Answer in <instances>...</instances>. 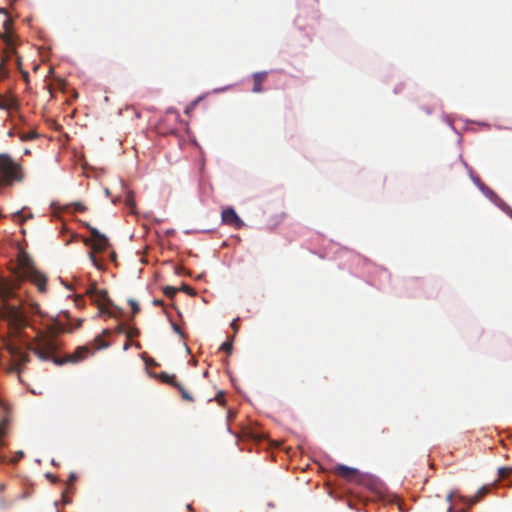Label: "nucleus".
Instances as JSON below:
<instances>
[{
  "label": "nucleus",
  "mask_w": 512,
  "mask_h": 512,
  "mask_svg": "<svg viewBox=\"0 0 512 512\" xmlns=\"http://www.w3.org/2000/svg\"><path fill=\"white\" fill-rule=\"evenodd\" d=\"M46 477L49 478V479H52L53 481H55V477L52 476L51 474H47Z\"/></svg>",
  "instance_id": "38"
},
{
  "label": "nucleus",
  "mask_w": 512,
  "mask_h": 512,
  "mask_svg": "<svg viewBox=\"0 0 512 512\" xmlns=\"http://www.w3.org/2000/svg\"><path fill=\"white\" fill-rule=\"evenodd\" d=\"M221 350L225 351L228 354L231 353V351H232V343L229 342V341L224 342L221 345Z\"/></svg>",
  "instance_id": "21"
},
{
  "label": "nucleus",
  "mask_w": 512,
  "mask_h": 512,
  "mask_svg": "<svg viewBox=\"0 0 512 512\" xmlns=\"http://www.w3.org/2000/svg\"><path fill=\"white\" fill-rule=\"evenodd\" d=\"M162 383H167L171 385L173 388L177 389L181 395V398L188 402H193L194 399L192 395L188 392L185 386L177 380L176 375H170L166 372H162Z\"/></svg>",
  "instance_id": "5"
},
{
  "label": "nucleus",
  "mask_w": 512,
  "mask_h": 512,
  "mask_svg": "<svg viewBox=\"0 0 512 512\" xmlns=\"http://www.w3.org/2000/svg\"><path fill=\"white\" fill-rule=\"evenodd\" d=\"M18 276L32 282L40 292L46 291L47 278L36 269L32 259L26 253H21L18 257Z\"/></svg>",
  "instance_id": "2"
},
{
  "label": "nucleus",
  "mask_w": 512,
  "mask_h": 512,
  "mask_svg": "<svg viewBox=\"0 0 512 512\" xmlns=\"http://www.w3.org/2000/svg\"><path fill=\"white\" fill-rule=\"evenodd\" d=\"M23 174L20 166L8 155H0V183L12 184L21 181Z\"/></svg>",
  "instance_id": "3"
},
{
  "label": "nucleus",
  "mask_w": 512,
  "mask_h": 512,
  "mask_svg": "<svg viewBox=\"0 0 512 512\" xmlns=\"http://www.w3.org/2000/svg\"><path fill=\"white\" fill-rule=\"evenodd\" d=\"M237 320H234L231 324L232 328L236 331L237 330Z\"/></svg>",
  "instance_id": "33"
},
{
  "label": "nucleus",
  "mask_w": 512,
  "mask_h": 512,
  "mask_svg": "<svg viewBox=\"0 0 512 512\" xmlns=\"http://www.w3.org/2000/svg\"><path fill=\"white\" fill-rule=\"evenodd\" d=\"M105 194H106L107 196H109L110 191H109V189H108V188H106V189H105Z\"/></svg>",
  "instance_id": "43"
},
{
  "label": "nucleus",
  "mask_w": 512,
  "mask_h": 512,
  "mask_svg": "<svg viewBox=\"0 0 512 512\" xmlns=\"http://www.w3.org/2000/svg\"><path fill=\"white\" fill-rule=\"evenodd\" d=\"M28 349L33 352L40 361H52L56 365H62L67 362L78 363L93 354L88 346H80L72 354L61 359L55 355L58 349V343L54 334L50 331H37L34 339L28 344Z\"/></svg>",
  "instance_id": "1"
},
{
  "label": "nucleus",
  "mask_w": 512,
  "mask_h": 512,
  "mask_svg": "<svg viewBox=\"0 0 512 512\" xmlns=\"http://www.w3.org/2000/svg\"><path fill=\"white\" fill-rule=\"evenodd\" d=\"M70 480H71V481L76 480V476H75V474H74V473H72V474L70 475Z\"/></svg>",
  "instance_id": "37"
},
{
  "label": "nucleus",
  "mask_w": 512,
  "mask_h": 512,
  "mask_svg": "<svg viewBox=\"0 0 512 512\" xmlns=\"http://www.w3.org/2000/svg\"><path fill=\"white\" fill-rule=\"evenodd\" d=\"M152 303H153V305H155V306H160V299H158V298H154Z\"/></svg>",
  "instance_id": "31"
},
{
  "label": "nucleus",
  "mask_w": 512,
  "mask_h": 512,
  "mask_svg": "<svg viewBox=\"0 0 512 512\" xmlns=\"http://www.w3.org/2000/svg\"><path fill=\"white\" fill-rule=\"evenodd\" d=\"M86 293L90 296L93 302L100 306V309H103L102 306L106 301V291L99 290L95 285H90L86 289Z\"/></svg>",
  "instance_id": "8"
},
{
  "label": "nucleus",
  "mask_w": 512,
  "mask_h": 512,
  "mask_svg": "<svg viewBox=\"0 0 512 512\" xmlns=\"http://www.w3.org/2000/svg\"><path fill=\"white\" fill-rule=\"evenodd\" d=\"M452 499H453V494H452V493H450V494L447 496V501H448L449 503H451V502H452Z\"/></svg>",
  "instance_id": "35"
},
{
  "label": "nucleus",
  "mask_w": 512,
  "mask_h": 512,
  "mask_svg": "<svg viewBox=\"0 0 512 512\" xmlns=\"http://www.w3.org/2000/svg\"><path fill=\"white\" fill-rule=\"evenodd\" d=\"M128 348H129V343H126V344L124 345V350H127Z\"/></svg>",
  "instance_id": "44"
},
{
  "label": "nucleus",
  "mask_w": 512,
  "mask_h": 512,
  "mask_svg": "<svg viewBox=\"0 0 512 512\" xmlns=\"http://www.w3.org/2000/svg\"><path fill=\"white\" fill-rule=\"evenodd\" d=\"M125 333H126L129 337H134V336H136V335H137L138 331H137V329H135V328H131V327H129V328L125 331Z\"/></svg>",
  "instance_id": "26"
},
{
  "label": "nucleus",
  "mask_w": 512,
  "mask_h": 512,
  "mask_svg": "<svg viewBox=\"0 0 512 512\" xmlns=\"http://www.w3.org/2000/svg\"><path fill=\"white\" fill-rule=\"evenodd\" d=\"M472 179L474 181V183L482 190L486 189V186L484 185V183L480 180L479 177H474L472 176Z\"/></svg>",
  "instance_id": "23"
},
{
  "label": "nucleus",
  "mask_w": 512,
  "mask_h": 512,
  "mask_svg": "<svg viewBox=\"0 0 512 512\" xmlns=\"http://www.w3.org/2000/svg\"><path fill=\"white\" fill-rule=\"evenodd\" d=\"M182 289L186 292H190L192 289L189 286L184 285Z\"/></svg>",
  "instance_id": "34"
},
{
  "label": "nucleus",
  "mask_w": 512,
  "mask_h": 512,
  "mask_svg": "<svg viewBox=\"0 0 512 512\" xmlns=\"http://www.w3.org/2000/svg\"><path fill=\"white\" fill-rule=\"evenodd\" d=\"M10 354L15 362V369H18L19 365L25 364L29 360V355L27 352L23 351L21 348L10 347Z\"/></svg>",
  "instance_id": "9"
},
{
  "label": "nucleus",
  "mask_w": 512,
  "mask_h": 512,
  "mask_svg": "<svg viewBox=\"0 0 512 512\" xmlns=\"http://www.w3.org/2000/svg\"><path fill=\"white\" fill-rule=\"evenodd\" d=\"M509 215H510V217L512 218V210L510 211Z\"/></svg>",
  "instance_id": "47"
},
{
  "label": "nucleus",
  "mask_w": 512,
  "mask_h": 512,
  "mask_svg": "<svg viewBox=\"0 0 512 512\" xmlns=\"http://www.w3.org/2000/svg\"><path fill=\"white\" fill-rule=\"evenodd\" d=\"M449 512H453V507L452 506L449 507Z\"/></svg>",
  "instance_id": "46"
},
{
  "label": "nucleus",
  "mask_w": 512,
  "mask_h": 512,
  "mask_svg": "<svg viewBox=\"0 0 512 512\" xmlns=\"http://www.w3.org/2000/svg\"><path fill=\"white\" fill-rule=\"evenodd\" d=\"M4 41L6 42L7 45H10V43H11V40H10V38L8 36H6L4 38Z\"/></svg>",
  "instance_id": "36"
},
{
  "label": "nucleus",
  "mask_w": 512,
  "mask_h": 512,
  "mask_svg": "<svg viewBox=\"0 0 512 512\" xmlns=\"http://www.w3.org/2000/svg\"><path fill=\"white\" fill-rule=\"evenodd\" d=\"M488 491H489V488L486 486H483L472 497L463 498V499L467 502L469 507H471V506L475 505L476 503H478L479 501H481L482 497H484L488 493Z\"/></svg>",
  "instance_id": "12"
},
{
  "label": "nucleus",
  "mask_w": 512,
  "mask_h": 512,
  "mask_svg": "<svg viewBox=\"0 0 512 512\" xmlns=\"http://www.w3.org/2000/svg\"><path fill=\"white\" fill-rule=\"evenodd\" d=\"M177 292V289L172 287V286H166L164 289H163V293L172 298Z\"/></svg>",
  "instance_id": "17"
},
{
  "label": "nucleus",
  "mask_w": 512,
  "mask_h": 512,
  "mask_svg": "<svg viewBox=\"0 0 512 512\" xmlns=\"http://www.w3.org/2000/svg\"><path fill=\"white\" fill-rule=\"evenodd\" d=\"M95 342L97 344L96 349H103V348H107L109 346V344L107 342L103 341L100 336L95 338Z\"/></svg>",
  "instance_id": "18"
},
{
  "label": "nucleus",
  "mask_w": 512,
  "mask_h": 512,
  "mask_svg": "<svg viewBox=\"0 0 512 512\" xmlns=\"http://www.w3.org/2000/svg\"><path fill=\"white\" fill-rule=\"evenodd\" d=\"M17 456H18V457H17V459H18V458L23 457V452H22V451H19V452L17 453Z\"/></svg>",
  "instance_id": "40"
},
{
  "label": "nucleus",
  "mask_w": 512,
  "mask_h": 512,
  "mask_svg": "<svg viewBox=\"0 0 512 512\" xmlns=\"http://www.w3.org/2000/svg\"><path fill=\"white\" fill-rule=\"evenodd\" d=\"M14 315L17 319V321H19L20 324H23V325H29V319L26 315L25 312L23 311H20L18 309H14Z\"/></svg>",
  "instance_id": "14"
},
{
  "label": "nucleus",
  "mask_w": 512,
  "mask_h": 512,
  "mask_svg": "<svg viewBox=\"0 0 512 512\" xmlns=\"http://www.w3.org/2000/svg\"><path fill=\"white\" fill-rule=\"evenodd\" d=\"M35 137H36L35 132H28V133H22L20 138L22 141H29V140L34 139Z\"/></svg>",
  "instance_id": "19"
},
{
  "label": "nucleus",
  "mask_w": 512,
  "mask_h": 512,
  "mask_svg": "<svg viewBox=\"0 0 512 512\" xmlns=\"http://www.w3.org/2000/svg\"><path fill=\"white\" fill-rule=\"evenodd\" d=\"M331 472L335 475L340 476L350 483H356L360 485H367L369 481L368 477L362 474L358 469L348 467L346 465L337 464L331 468Z\"/></svg>",
  "instance_id": "4"
},
{
  "label": "nucleus",
  "mask_w": 512,
  "mask_h": 512,
  "mask_svg": "<svg viewBox=\"0 0 512 512\" xmlns=\"http://www.w3.org/2000/svg\"><path fill=\"white\" fill-rule=\"evenodd\" d=\"M13 218H14L15 220H20V221H22V211H17L16 213H14ZM29 218H32V214H29L28 216H26L25 218H23V220H26V219H29Z\"/></svg>",
  "instance_id": "22"
},
{
  "label": "nucleus",
  "mask_w": 512,
  "mask_h": 512,
  "mask_svg": "<svg viewBox=\"0 0 512 512\" xmlns=\"http://www.w3.org/2000/svg\"><path fill=\"white\" fill-rule=\"evenodd\" d=\"M128 304L131 307V309H132L134 314L137 313L140 310L139 304H138V302L136 300L129 299L128 300Z\"/></svg>",
  "instance_id": "20"
},
{
  "label": "nucleus",
  "mask_w": 512,
  "mask_h": 512,
  "mask_svg": "<svg viewBox=\"0 0 512 512\" xmlns=\"http://www.w3.org/2000/svg\"><path fill=\"white\" fill-rule=\"evenodd\" d=\"M28 310L31 313L42 315L39 304L36 302H31L28 306Z\"/></svg>",
  "instance_id": "16"
},
{
  "label": "nucleus",
  "mask_w": 512,
  "mask_h": 512,
  "mask_svg": "<svg viewBox=\"0 0 512 512\" xmlns=\"http://www.w3.org/2000/svg\"><path fill=\"white\" fill-rule=\"evenodd\" d=\"M126 202H127L128 205H132V201H131V199L129 197H127Z\"/></svg>",
  "instance_id": "41"
},
{
  "label": "nucleus",
  "mask_w": 512,
  "mask_h": 512,
  "mask_svg": "<svg viewBox=\"0 0 512 512\" xmlns=\"http://www.w3.org/2000/svg\"><path fill=\"white\" fill-rule=\"evenodd\" d=\"M0 407H2V404L0 403Z\"/></svg>",
  "instance_id": "49"
},
{
  "label": "nucleus",
  "mask_w": 512,
  "mask_h": 512,
  "mask_svg": "<svg viewBox=\"0 0 512 512\" xmlns=\"http://www.w3.org/2000/svg\"><path fill=\"white\" fill-rule=\"evenodd\" d=\"M6 72L4 71L3 65H0V76H4Z\"/></svg>",
  "instance_id": "32"
},
{
  "label": "nucleus",
  "mask_w": 512,
  "mask_h": 512,
  "mask_svg": "<svg viewBox=\"0 0 512 512\" xmlns=\"http://www.w3.org/2000/svg\"><path fill=\"white\" fill-rule=\"evenodd\" d=\"M73 207L75 208L76 211H80V212H83L86 209V207L81 202L74 203Z\"/></svg>",
  "instance_id": "25"
},
{
  "label": "nucleus",
  "mask_w": 512,
  "mask_h": 512,
  "mask_svg": "<svg viewBox=\"0 0 512 512\" xmlns=\"http://www.w3.org/2000/svg\"><path fill=\"white\" fill-rule=\"evenodd\" d=\"M90 258H91V260L93 261V264H94L96 267H99V265H98V263H97V261H96L95 257L93 256V254H90Z\"/></svg>",
  "instance_id": "30"
},
{
  "label": "nucleus",
  "mask_w": 512,
  "mask_h": 512,
  "mask_svg": "<svg viewBox=\"0 0 512 512\" xmlns=\"http://www.w3.org/2000/svg\"><path fill=\"white\" fill-rule=\"evenodd\" d=\"M382 433H387L388 434L389 433V429L388 428L382 429Z\"/></svg>",
  "instance_id": "42"
},
{
  "label": "nucleus",
  "mask_w": 512,
  "mask_h": 512,
  "mask_svg": "<svg viewBox=\"0 0 512 512\" xmlns=\"http://www.w3.org/2000/svg\"><path fill=\"white\" fill-rule=\"evenodd\" d=\"M0 13H1V14H6V13H7V11H6V9H5V8H0Z\"/></svg>",
  "instance_id": "39"
},
{
  "label": "nucleus",
  "mask_w": 512,
  "mask_h": 512,
  "mask_svg": "<svg viewBox=\"0 0 512 512\" xmlns=\"http://www.w3.org/2000/svg\"><path fill=\"white\" fill-rule=\"evenodd\" d=\"M5 435V424H0V447L3 446V437Z\"/></svg>",
  "instance_id": "24"
},
{
  "label": "nucleus",
  "mask_w": 512,
  "mask_h": 512,
  "mask_svg": "<svg viewBox=\"0 0 512 512\" xmlns=\"http://www.w3.org/2000/svg\"><path fill=\"white\" fill-rule=\"evenodd\" d=\"M171 325H172V327H173L174 331H176L177 333H180V328H179V326H178V325H176V324H174V323H171Z\"/></svg>",
  "instance_id": "29"
},
{
  "label": "nucleus",
  "mask_w": 512,
  "mask_h": 512,
  "mask_svg": "<svg viewBox=\"0 0 512 512\" xmlns=\"http://www.w3.org/2000/svg\"><path fill=\"white\" fill-rule=\"evenodd\" d=\"M80 325H81V320L78 321L76 328L79 327Z\"/></svg>",
  "instance_id": "45"
},
{
  "label": "nucleus",
  "mask_w": 512,
  "mask_h": 512,
  "mask_svg": "<svg viewBox=\"0 0 512 512\" xmlns=\"http://www.w3.org/2000/svg\"><path fill=\"white\" fill-rule=\"evenodd\" d=\"M498 474L501 479L508 477L510 474H512V466L499 468Z\"/></svg>",
  "instance_id": "15"
},
{
  "label": "nucleus",
  "mask_w": 512,
  "mask_h": 512,
  "mask_svg": "<svg viewBox=\"0 0 512 512\" xmlns=\"http://www.w3.org/2000/svg\"><path fill=\"white\" fill-rule=\"evenodd\" d=\"M458 512H467L466 510H461V511H458Z\"/></svg>",
  "instance_id": "48"
},
{
  "label": "nucleus",
  "mask_w": 512,
  "mask_h": 512,
  "mask_svg": "<svg viewBox=\"0 0 512 512\" xmlns=\"http://www.w3.org/2000/svg\"><path fill=\"white\" fill-rule=\"evenodd\" d=\"M15 295V284L11 281L0 280V296L3 299L12 298Z\"/></svg>",
  "instance_id": "10"
},
{
  "label": "nucleus",
  "mask_w": 512,
  "mask_h": 512,
  "mask_svg": "<svg viewBox=\"0 0 512 512\" xmlns=\"http://www.w3.org/2000/svg\"><path fill=\"white\" fill-rule=\"evenodd\" d=\"M267 76H268V72H266V71L256 72L253 74V76H252V78H253L252 91L254 93H260L263 91L262 85L266 81Z\"/></svg>",
  "instance_id": "11"
},
{
  "label": "nucleus",
  "mask_w": 512,
  "mask_h": 512,
  "mask_svg": "<svg viewBox=\"0 0 512 512\" xmlns=\"http://www.w3.org/2000/svg\"><path fill=\"white\" fill-rule=\"evenodd\" d=\"M3 26H4L6 33H9L10 29H11V21L6 19L3 23Z\"/></svg>",
  "instance_id": "27"
},
{
  "label": "nucleus",
  "mask_w": 512,
  "mask_h": 512,
  "mask_svg": "<svg viewBox=\"0 0 512 512\" xmlns=\"http://www.w3.org/2000/svg\"><path fill=\"white\" fill-rule=\"evenodd\" d=\"M141 357H142V359L145 362V369H146L147 374L150 377H153L155 379H160V375L159 374L153 373L150 370L151 366H157V363L152 358L148 357V355L146 353H142Z\"/></svg>",
  "instance_id": "13"
},
{
  "label": "nucleus",
  "mask_w": 512,
  "mask_h": 512,
  "mask_svg": "<svg viewBox=\"0 0 512 512\" xmlns=\"http://www.w3.org/2000/svg\"><path fill=\"white\" fill-rule=\"evenodd\" d=\"M87 227L89 228L93 238V248L95 250L105 249L109 244L107 237L100 233L96 228L91 227L89 224H87Z\"/></svg>",
  "instance_id": "7"
},
{
  "label": "nucleus",
  "mask_w": 512,
  "mask_h": 512,
  "mask_svg": "<svg viewBox=\"0 0 512 512\" xmlns=\"http://www.w3.org/2000/svg\"><path fill=\"white\" fill-rule=\"evenodd\" d=\"M222 221L223 223L233 226L235 228H241L244 223L237 215L233 208H226L222 211Z\"/></svg>",
  "instance_id": "6"
},
{
  "label": "nucleus",
  "mask_w": 512,
  "mask_h": 512,
  "mask_svg": "<svg viewBox=\"0 0 512 512\" xmlns=\"http://www.w3.org/2000/svg\"><path fill=\"white\" fill-rule=\"evenodd\" d=\"M216 400L219 402V403H223L224 402V395L223 393H219L217 396H216Z\"/></svg>",
  "instance_id": "28"
}]
</instances>
